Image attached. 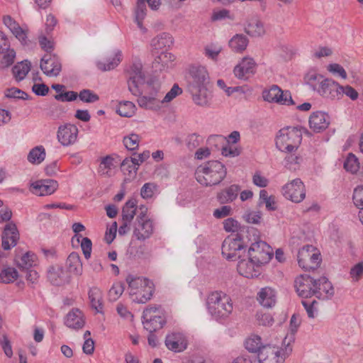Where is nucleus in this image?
Instances as JSON below:
<instances>
[{"label":"nucleus","instance_id":"8fccbe9b","mask_svg":"<svg viewBox=\"0 0 363 363\" xmlns=\"http://www.w3.org/2000/svg\"><path fill=\"white\" fill-rule=\"evenodd\" d=\"M146 5L143 2L136 4V8L135 11V21L138 26L140 29H144L143 26V21L146 16Z\"/></svg>","mask_w":363,"mask_h":363},{"label":"nucleus","instance_id":"603ef678","mask_svg":"<svg viewBox=\"0 0 363 363\" xmlns=\"http://www.w3.org/2000/svg\"><path fill=\"white\" fill-rule=\"evenodd\" d=\"M307 84L314 90L317 91L320 84L325 79L323 76L316 73H308L306 77Z\"/></svg>","mask_w":363,"mask_h":363},{"label":"nucleus","instance_id":"a211bd4d","mask_svg":"<svg viewBox=\"0 0 363 363\" xmlns=\"http://www.w3.org/2000/svg\"><path fill=\"white\" fill-rule=\"evenodd\" d=\"M261 267L260 264L255 263L247 255L246 258H240L237 265L238 273L247 278L258 277L261 273Z\"/></svg>","mask_w":363,"mask_h":363},{"label":"nucleus","instance_id":"bb28decb","mask_svg":"<svg viewBox=\"0 0 363 363\" xmlns=\"http://www.w3.org/2000/svg\"><path fill=\"white\" fill-rule=\"evenodd\" d=\"M194 102L200 106H208L211 104V94L206 86L189 89Z\"/></svg>","mask_w":363,"mask_h":363},{"label":"nucleus","instance_id":"0eeeda50","mask_svg":"<svg viewBox=\"0 0 363 363\" xmlns=\"http://www.w3.org/2000/svg\"><path fill=\"white\" fill-rule=\"evenodd\" d=\"M154 232L152 220L147 216V208L145 205L139 207V213L137 216L133 225V235L137 240L144 241L150 238Z\"/></svg>","mask_w":363,"mask_h":363},{"label":"nucleus","instance_id":"864d4df0","mask_svg":"<svg viewBox=\"0 0 363 363\" xmlns=\"http://www.w3.org/2000/svg\"><path fill=\"white\" fill-rule=\"evenodd\" d=\"M79 99L84 103H94L99 100V96L93 91L84 89L78 94Z\"/></svg>","mask_w":363,"mask_h":363},{"label":"nucleus","instance_id":"774afa93","mask_svg":"<svg viewBox=\"0 0 363 363\" xmlns=\"http://www.w3.org/2000/svg\"><path fill=\"white\" fill-rule=\"evenodd\" d=\"M350 276L354 281H358L363 274V262H359L350 269Z\"/></svg>","mask_w":363,"mask_h":363},{"label":"nucleus","instance_id":"de8ad7c7","mask_svg":"<svg viewBox=\"0 0 363 363\" xmlns=\"http://www.w3.org/2000/svg\"><path fill=\"white\" fill-rule=\"evenodd\" d=\"M0 60V69H4L13 65L16 58V52L13 49L6 50Z\"/></svg>","mask_w":363,"mask_h":363},{"label":"nucleus","instance_id":"393cba45","mask_svg":"<svg viewBox=\"0 0 363 363\" xmlns=\"http://www.w3.org/2000/svg\"><path fill=\"white\" fill-rule=\"evenodd\" d=\"M316 290L315 296L319 299H329L332 298L335 294L334 288L328 279L325 277H320L315 279Z\"/></svg>","mask_w":363,"mask_h":363},{"label":"nucleus","instance_id":"4be33fe9","mask_svg":"<svg viewBox=\"0 0 363 363\" xmlns=\"http://www.w3.org/2000/svg\"><path fill=\"white\" fill-rule=\"evenodd\" d=\"M58 187V183L53 179H42L33 182L31 184L32 192L40 196H48L53 194Z\"/></svg>","mask_w":363,"mask_h":363},{"label":"nucleus","instance_id":"cd10ccee","mask_svg":"<svg viewBox=\"0 0 363 363\" xmlns=\"http://www.w3.org/2000/svg\"><path fill=\"white\" fill-rule=\"evenodd\" d=\"M48 279L55 286H61L67 281L66 272L60 266H50L48 270Z\"/></svg>","mask_w":363,"mask_h":363},{"label":"nucleus","instance_id":"423d86ee","mask_svg":"<svg viewBox=\"0 0 363 363\" xmlns=\"http://www.w3.org/2000/svg\"><path fill=\"white\" fill-rule=\"evenodd\" d=\"M257 231L255 235H251L252 242L249 244L247 256L251 260L261 266L267 264L273 257L272 248L264 241L257 240Z\"/></svg>","mask_w":363,"mask_h":363},{"label":"nucleus","instance_id":"680f3d73","mask_svg":"<svg viewBox=\"0 0 363 363\" xmlns=\"http://www.w3.org/2000/svg\"><path fill=\"white\" fill-rule=\"evenodd\" d=\"M157 186L154 183H145L140 189V195L145 199H150L152 197Z\"/></svg>","mask_w":363,"mask_h":363},{"label":"nucleus","instance_id":"052dcab7","mask_svg":"<svg viewBox=\"0 0 363 363\" xmlns=\"http://www.w3.org/2000/svg\"><path fill=\"white\" fill-rule=\"evenodd\" d=\"M223 228L226 232H239L240 228L239 223L233 218L225 219L223 223Z\"/></svg>","mask_w":363,"mask_h":363},{"label":"nucleus","instance_id":"f704fd0d","mask_svg":"<svg viewBox=\"0 0 363 363\" xmlns=\"http://www.w3.org/2000/svg\"><path fill=\"white\" fill-rule=\"evenodd\" d=\"M245 31L250 36L260 37L265 33L263 23L258 19H251L247 24Z\"/></svg>","mask_w":363,"mask_h":363},{"label":"nucleus","instance_id":"338daca9","mask_svg":"<svg viewBox=\"0 0 363 363\" xmlns=\"http://www.w3.org/2000/svg\"><path fill=\"white\" fill-rule=\"evenodd\" d=\"M300 157L290 155L285 158V167L291 171H295L298 166Z\"/></svg>","mask_w":363,"mask_h":363},{"label":"nucleus","instance_id":"f257e3e1","mask_svg":"<svg viewBox=\"0 0 363 363\" xmlns=\"http://www.w3.org/2000/svg\"><path fill=\"white\" fill-rule=\"evenodd\" d=\"M251 235H255V229L243 227L237 234L228 236L222 244L223 257L228 261L240 259V252L249 246Z\"/></svg>","mask_w":363,"mask_h":363},{"label":"nucleus","instance_id":"aec40b11","mask_svg":"<svg viewBox=\"0 0 363 363\" xmlns=\"http://www.w3.org/2000/svg\"><path fill=\"white\" fill-rule=\"evenodd\" d=\"M3 23L10 30L12 34L20 41L21 45H28V30L21 28L18 23L9 15H6L3 17Z\"/></svg>","mask_w":363,"mask_h":363},{"label":"nucleus","instance_id":"c9c22d12","mask_svg":"<svg viewBox=\"0 0 363 363\" xmlns=\"http://www.w3.org/2000/svg\"><path fill=\"white\" fill-rule=\"evenodd\" d=\"M282 351L270 345H263L257 352V358L259 362L266 360L269 356L273 358H279L281 356Z\"/></svg>","mask_w":363,"mask_h":363},{"label":"nucleus","instance_id":"5fc2aeb1","mask_svg":"<svg viewBox=\"0 0 363 363\" xmlns=\"http://www.w3.org/2000/svg\"><path fill=\"white\" fill-rule=\"evenodd\" d=\"M124 284L121 282L113 284L108 291V298L111 301H116L124 291Z\"/></svg>","mask_w":363,"mask_h":363},{"label":"nucleus","instance_id":"ea45409f","mask_svg":"<svg viewBox=\"0 0 363 363\" xmlns=\"http://www.w3.org/2000/svg\"><path fill=\"white\" fill-rule=\"evenodd\" d=\"M121 60V52L118 51L112 57H108L105 62H98L97 67L101 71H109L118 65Z\"/></svg>","mask_w":363,"mask_h":363},{"label":"nucleus","instance_id":"69168bd1","mask_svg":"<svg viewBox=\"0 0 363 363\" xmlns=\"http://www.w3.org/2000/svg\"><path fill=\"white\" fill-rule=\"evenodd\" d=\"M256 317L259 325H261L269 326L272 325L274 323V318L270 313H263L262 312H258L256 315Z\"/></svg>","mask_w":363,"mask_h":363},{"label":"nucleus","instance_id":"13d9d810","mask_svg":"<svg viewBox=\"0 0 363 363\" xmlns=\"http://www.w3.org/2000/svg\"><path fill=\"white\" fill-rule=\"evenodd\" d=\"M203 143V138L196 133H192L188 135L186 140L187 147L190 150H194Z\"/></svg>","mask_w":363,"mask_h":363},{"label":"nucleus","instance_id":"f8f14e48","mask_svg":"<svg viewBox=\"0 0 363 363\" xmlns=\"http://www.w3.org/2000/svg\"><path fill=\"white\" fill-rule=\"evenodd\" d=\"M284 196L295 203L302 201L306 196L303 183L300 179H295L283 186Z\"/></svg>","mask_w":363,"mask_h":363},{"label":"nucleus","instance_id":"a19ab883","mask_svg":"<svg viewBox=\"0 0 363 363\" xmlns=\"http://www.w3.org/2000/svg\"><path fill=\"white\" fill-rule=\"evenodd\" d=\"M136 161H138L136 157L125 158L121 164V171L129 176L135 174L140 166V163Z\"/></svg>","mask_w":363,"mask_h":363},{"label":"nucleus","instance_id":"a878e982","mask_svg":"<svg viewBox=\"0 0 363 363\" xmlns=\"http://www.w3.org/2000/svg\"><path fill=\"white\" fill-rule=\"evenodd\" d=\"M65 324L67 327L74 330L82 328L85 324L82 311L78 308L72 309L65 318Z\"/></svg>","mask_w":363,"mask_h":363},{"label":"nucleus","instance_id":"5701e85b","mask_svg":"<svg viewBox=\"0 0 363 363\" xmlns=\"http://www.w3.org/2000/svg\"><path fill=\"white\" fill-rule=\"evenodd\" d=\"M256 63L252 58L244 57L233 69L235 76L240 79H247L255 72Z\"/></svg>","mask_w":363,"mask_h":363},{"label":"nucleus","instance_id":"bf43d9fd","mask_svg":"<svg viewBox=\"0 0 363 363\" xmlns=\"http://www.w3.org/2000/svg\"><path fill=\"white\" fill-rule=\"evenodd\" d=\"M5 96L7 98H13L24 100L28 99V94L27 93L15 87L6 89L5 91Z\"/></svg>","mask_w":363,"mask_h":363},{"label":"nucleus","instance_id":"412c9836","mask_svg":"<svg viewBox=\"0 0 363 363\" xmlns=\"http://www.w3.org/2000/svg\"><path fill=\"white\" fill-rule=\"evenodd\" d=\"M19 239V233L16 225L13 223H8L1 234L2 247L5 250H10L16 245Z\"/></svg>","mask_w":363,"mask_h":363},{"label":"nucleus","instance_id":"c03bdc74","mask_svg":"<svg viewBox=\"0 0 363 363\" xmlns=\"http://www.w3.org/2000/svg\"><path fill=\"white\" fill-rule=\"evenodd\" d=\"M352 199L354 204L360 209L359 216L363 224V186H358L354 189Z\"/></svg>","mask_w":363,"mask_h":363},{"label":"nucleus","instance_id":"dca6fc26","mask_svg":"<svg viewBox=\"0 0 363 363\" xmlns=\"http://www.w3.org/2000/svg\"><path fill=\"white\" fill-rule=\"evenodd\" d=\"M165 345L171 351L181 352L187 348L188 341L183 333L172 332L167 335Z\"/></svg>","mask_w":363,"mask_h":363},{"label":"nucleus","instance_id":"c85d7f7f","mask_svg":"<svg viewBox=\"0 0 363 363\" xmlns=\"http://www.w3.org/2000/svg\"><path fill=\"white\" fill-rule=\"evenodd\" d=\"M240 191V186L238 184H232L217 194L218 201L222 203H228L233 201L238 197Z\"/></svg>","mask_w":363,"mask_h":363},{"label":"nucleus","instance_id":"3c124183","mask_svg":"<svg viewBox=\"0 0 363 363\" xmlns=\"http://www.w3.org/2000/svg\"><path fill=\"white\" fill-rule=\"evenodd\" d=\"M140 142V137L138 134L131 133L129 135L125 136L123 139V143L125 147L128 150H135L138 147Z\"/></svg>","mask_w":363,"mask_h":363},{"label":"nucleus","instance_id":"6e6d98bb","mask_svg":"<svg viewBox=\"0 0 363 363\" xmlns=\"http://www.w3.org/2000/svg\"><path fill=\"white\" fill-rule=\"evenodd\" d=\"M35 258V255L33 253L26 252L18 261V265L21 268L28 269L33 266Z\"/></svg>","mask_w":363,"mask_h":363},{"label":"nucleus","instance_id":"e433bc0d","mask_svg":"<svg viewBox=\"0 0 363 363\" xmlns=\"http://www.w3.org/2000/svg\"><path fill=\"white\" fill-rule=\"evenodd\" d=\"M30 67L31 64L28 60H24L14 65L12 72L16 80H23L30 70Z\"/></svg>","mask_w":363,"mask_h":363},{"label":"nucleus","instance_id":"c756f323","mask_svg":"<svg viewBox=\"0 0 363 363\" xmlns=\"http://www.w3.org/2000/svg\"><path fill=\"white\" fill-rule=\"evenodd\" d=\"M276 292L270 287L262 288L257 294V301L265 308H272L276 303Z\"/></svg>","mask_w":363,"mask_h":363},{"label":"nucleus","instance_id":"58836bf2","mask_svg":"<svg viewBox=\"0 0 363 363\" xmlns=\"http://www.w3.org/2000/svg\"><path fill=\"white\" fill-rule=\"evenodd\" d=\"M247 38L242 34H236L229 41V46L235 52L245 50L248 45Z\"/></svg>","mask_w":363,"mask_h":363},{"label":"nucleus","instance_id":"6ab92c4d","mask_svg":"<svg viewBox=\"0 0 363 363\" xmlns=\"http://www.w3.org/2000/svg\"><path fill=\"white\" fill-rule=\"evenodd\" d=\"M342 86L331 79H325L319 85L318 93L324 98L330 99H340Z\"/></svg>","mask_w":363,"mask_h":363},{"label":"nucleus","instance_id":"a18cd8bd","mask_svg":"<svg viewBox=\"0 0 363 363\" xmlns=\"http://www.w3.org/2000/svg\"><path fill=\"white\" fill-rule=\"evenodd\" d=\"M18 272L15 268L7 267L0 273V282L4 284L11 283L18 278Z\"/></svg>","mask_w":363,"mask_h":363},{"label":"nucleus","instance_id":"7ed1b4c3","mask_svg":"<svg viewBox=\"0 0 363 363\" xmlns=\"http://www.w3.org/2000/svg\"><path fill=\"white\" fill-rule=\"evenodd\" d=\"M206 304L208 313L216 320L227 318L233 310L230 297L222 291L211 292L207 298Z\"/></svg>","mask_w":363,"mask_h":363},{"label":"nucleus","instance_id":"2eb2a0df","mask_svg":"<svg viewBox=\"0 0 363 363\" xmlns=\"http://www.w3.org/2000/svg\"><path fill=\"white\" fill-rule=\"evenodd\" d=\"M41 70L48 77H57L62 69V65L58 57L55 55L46 54L40 60Z\"/></svg>","mask_w":363,"mask_h":363},{"label":"nucleus","instance_id":"6e6552de","mask_svg":"<svg viewBox=\"0 0 363 363\" xmlns=\"http://www.w3.org/2000/svg\"><path fill=\"white\" fill-rule=\"evenodd\" d=\"M297 260L300 267L305 271H311L320 266L321 257L315 247L306 245L298 250Z\"/></svg>","mask_w":363,"mask_h":363},{"label":"nucleus","instance_id":"9b49d317","mask_svg":"<svg viewBox=\"0 0 363 363\" xmlns=\"http://www.w3.org/2000/svg\"><path fill=\"white\" fill-rule=\"evenodd\" d=\"M262 97L264 101L270 103H278L284 105H294L289 91H282L277 85H273L269 89L264 90Z\"/></svg>","mask_w":363,"mask_h":363},{"label":"nucleus","instance_id":"2f4dec72","mask_svg":"<svg viewBox=\"0 0 363 363\" xmlns=\"http://www.w3.org/2000/svg\"><path fill=\"white\" fill-rule=\"evenodd\" d=\"M89 299L91 306L97 313H103V294L98 287H91L89 291Z\"/></svg>","mask_w":363,"mask_h":363},{"label":"nucleus","instance_id":"1a4fd4ad","mask_svg":"<svg viewBox=\"0 0 363 363\" xmlns=\"http://www.w3.org/2000/svg\"><path fill=\"white\" fill-rule=\"evenodd\" d=\"M160 306H149L143 311V324L144 328L150 333L163 328L166 323L165 318Z\"/></svg>","mask_w":363,"mask_h":363},{"label":"nucleus","instance_id":"72a5a7b5","mask_svg":"<svg viewBox=\"0 0 363 363\" xmlns=\"http://www.w3.org/2000/svg\"><path fill=\"white\" fill-rule=\"evenodd\" d=\"M173 43V38L169 33H162L152 39L151 46L155 50H161L169 48Z\"/></svg>","mask_w":363,"mask_h":363},{"label":"nucleus","instance_id":"4d7b16f0","mask_svg":"<svg viewBox=\"0 0 363 363\" xmlns=\"http://www.w3.org/2000/svg\"><path fill=\"white\" fill-rule=\"evenodd\" d=\"M113 159L109 155L101 159L98 171L101 175L108 174L109 171L113 165Z\"/></svg>","mask_w":363,"mask_h":363},{"label":"nucleus","instance_id":"473e14b6","mask_svg":"<svg viewBox=\"0 0 363 363\" xmlns=\"http://www.w3.org/2000/svg\"><path fill=\"white\" fill-rule=\"evenodd\" d=\"M137 100L140 107L145 109L158 110L160 108L162 101L157 97V93L152 96H138Z\"/></svg>","mask_w":363,"mask_h":363},{"label":"nucleus","instance_id":"b1692460","mask_svg":"<svg viewBox=\"0 0 363 363\" xmlns=\"http://www.w3.org/2000/svg\"><path fill=\"white\" fill-rule=\"evenodd\" d=\"M330 123V116L325 112H313L309 118V125L314 132L320 133L325 130Z\"/></svg>","mask_w":363,"mask_h":363},{"label":"nucleus","instance_id":"f3484780","mask_svg":"<svg viewBox=\"0 0 363 363\" xmlns=\"http://www.w3.org/2000/svg\"><path fill=\"white\" fill-rule=\"evenodd\" d=\"M78 132L75 125L67 123L60 125L57 130V139L62 145L69 146L77 141Z\"/></svg>","mask_w":363,"mask_h":363},{"label":"nucleus","instance_id":"e2e57ef3","mask_svg":"<svg viewBox=\"0 0 363 363\" xmlns=\"http://www.w3.org/2000/svg\"><path fill=\"white\" fill-rule=\"evenodd\" d=\"M182 93V89L177 84H174L172 89L167 93L162 100V103H168L172 101L177 96Z\"/></svg>","mask_w":363,"mask_h":363},{"label":"nucleus","instance_id":"4468645a","mask_svg":"<svg viewBox=\"0 0 363 363\" xmlns=\"http://www.w3.org/2000/svg\"><path fill=\"white\" fill-rule=\"evenodd\" d=\"M189 75V90L206 86L209 79L206 69L200 65L190 66Z\"/></svg>","mask_w":363,"mask_h":363},{"label":"nucleus","instance_id":"20e7f679","mask_svg":"<svg viewBox=\"0 0 363 363\" xmlns=\"http://www.w3.org/2000/svg\"><path fill=\"white\" fill-rule=\"evenodd\" d=\"M125 280L128 284L130 295L135 296L133 299L135 303H145L151 299L155 289L150 280L132 274L128 275Z\"/></svg>","mask_w":363,"mask_h":363},{"label":"nucleus","instance_id":"79ce46f5","mask_svg":"<svg viewBox=\"0 0 363 363\" xmlns=\"http://www.w3.org/2000/svg\"><path fill=\"white\" fill-rule=\"evenodd\" d=\"M136 110L135 104L129 101H120L116 108V113L123 117H131Z\"/></svg>","mask_w":363,"mask_h":363},{"label":"nucleus","instance_id":"7c9ffc66","mask_svg":"<svg viewBox=\"0 0 363 363\" xmlns=\"http://www.w3.org/2000/svg\"><path fill=\"white\" fill-rule=\"evenodd\" d=\"M66 265L70 273L77 276H81L82 274V263L77 252H73L70 253L67 259Z\"/></svg>","mask_w":363,"mask_h":363},{"label":"nucleus","instance_id":"37998d69","mask_svg":"<svg viewBox=\"0 0 363 363\" xmlns=\"http://www.w3.org/2000/svg\"><path fill=\"white\" fill-rule=\"evenodd\" d=\"M45 158V150L43 146L33 148L28 155V160L33 164H40Z\"/></svg>","mask_w":363,"mask_h":363},{"label":"nucleus","instance_id":"0e129e2a","mask_svg":"<svg viewBox=\"0 0 363 363\" xmlns=\"http://www.w3.org/2000/svg\"><path fill=\"white\" fill-rule=\"evenodd\" d=\"M78 97V94L74 91H68L64 93L56 94L54 98L59 101H73Z\"/></svg>","mask_w":363,"mask_h":363},{"label":"nucleus","instance_id":"39448f33","mask_svg":"<svg viewBox=\"0 0 363 363\" xmlns=\"http://www.w3.org/2000/svg\"><path fill=\"white\" fill-rule=\"evenodd\" d=\"M301 140L302 134L298 128L287 127L279 130L276 138V146L281 152L291 153L298 148Z\"/></svg>","mask_w":363,"mask_h":363},{"label":"nucleus","instance_id":"ddd939ff","mask_svg":"<svg viewBox=\"0 0 363 363\" xmlns=\"http://www.w3.org/2000/svg\"><path fill=\"white\" fill-rule=\"evenodd\" d=\"M315 279L307 274H301L294 281L296 291L302 298L315 296Z\"/></svg>","mask_w":363,"mask_h":363},{"label":"nucleus","instance_id":"9d476101","mask_svg":"<svg viewBox=\"0 0 363 363\" xmlns=\"http://www.w3.org/2000/svg\"><path fill=\"white\" fill-rule=\"evenodd\" d=\"M126 73L128 90L133 95L140 96L143 93L140 86L145 82L142 64L140 62L133 63L126 70Z\"/></svg>","mask_w":363,"mask_h":363},{"label":"nucleus","instance_id":"f03ea898","mask_svg":"<svg viewBox=\"0 0 363 363\" xmlns=\"http://www.w3.org/2000/svg\"><path fill=\"white\" fill-rule=\"evenodd\" d=\"M196 179L203 186L219 184L226 177L225 165L218 160H209L199 165L196 170Z\"/></svg>","mask_w":363,"mask_h":363},{"label":"nucleus","instance_id":"09e8293b","mask_svg":"<svg viewBox=\"0 0 363 363\" xmlns=\"http://www.w3.org/2000/svg\"><path fill=\"white\" fill-rule=\"evenodd\" d=\"M344 168L346 171L352 174L356 173L359 169V163L357 157L350 153L344 162Z\"/></svg>","mask_w":363,"mask_h":363},{"label":"nucleus","instance_id":"4c0bfd02","mask_svg":"<svg viewBox=\"0 0 363 363\" xmlns=\"http://www.w3.org/2000/svg\"><path fill=\"white\" fill-rule=\"evenodd\" d=\"M138 201L136 199H130L127 201L122 208V219L128 222H132L136 214Z\"/></svg>","mask_w":363,"mask_h":363},{"label":"nucleus","instance_id":"49530a36","mask_svg":"<svg viewBox=\"0 0 363 363\" xmlns=\"http://www.w3.org/2000/svg\"><path fill=\"white\" fill-rule=\"evenodd\" d=\"M245 345L249 352L257 353L262 346L261 337L258 335H253L246 340Z\"/></svg>","mask_w":363,"mask_h":363}]
</instances>
